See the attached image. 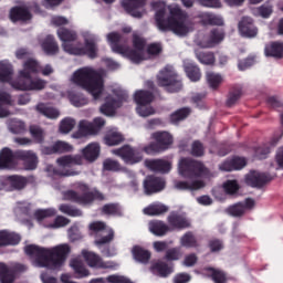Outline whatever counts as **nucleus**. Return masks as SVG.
<instances>
[{
    "label": "nucleus",
    "instance_id": "obj_21",
    "mask_svg": "<svg viewBox=\"0 0 283 283\" xmlns=\"http://www.w3.org/2000/svg\"><path fill=\"white\" fill-rule=\"evenodd\" d=\"M9 19L12 23H19V21L25 23V21L32 20V13L27 7L15 6L9 11Z\"/></svg>",
    "mask_w": 283,
    "mask_h": 283
},
{
    "label": "nucleus",
    "instance_id": "obj_17",
    "mask_svg": "<svg viewBox=\"0 0 283 283\" xmlns=\"http://www.w3.org/2000/svg\"><path fill=\"white\" fill-rule=\"evenodd\" d=\"M129 96L126 93H122L118 95V98L114 97H107L105 103L99 107L101 114H104V116H114L116 114V109L118 107H123V103L127 101Z\"/></svg>",
    "mask_w": 283,
    "mask_h": 283
},
{
    "label": "nucleus",
    "instance_id": "obj_23",
    "mask_svg": "<svg viewBox=\"0 0 283 283\" xmlns=\"http://www.w3.org/2000/svg\"><path fill=\"white\" fill-rule=\"evenodd\" d=\"M167 222L171 229H178L179 231H182V229H189V227H191V222H189L187 217L176 211L170 212L167 218Z\"/></svg>",
    "mask_w": 283,
    "mask_h": 283
},
{
    "label": "nucleus",
    "instance_id": "obj_24",
    "mask_svg": "<svg viewBox=\"0 0 283 283\" xmlns=\"http://www.w3.org/2000/svg\"><path fill=\"white\" fill-rule=\"evenodd\" d=\"M239 32H241L242 36H247L248 39L258 36V28H255L253 20L249 17H243L239 22Z\"/></svg>",
    "mask_w": 283,
    "mask_h": 283
},
{
    "label": "nucleus",
    "instance_id": "obj_5",
    "mask_svg": "<svg viewBox=\"0 0 283 283\" xmlns=\"http://www.w3.org/2000/svg\"><path fill=\"white\" fill-rule=\"evenodd\" d=\"M77 191H81L82 195L74 190L66 191L64 193L65 200H70V202H75L76 205H82L83 207L93 205L95 200L97 202H103V200H105V195L103 192L96 188L90 189V186L86 184H78Z\"/></svg>",
    "mask_w": 283,
    "mask_h": 283
},
{
    "label": "nucleus",
    "instance_id": "obj_10",
    "mask_svg": "<svg viewBox=\"0 0 283 283\" xmlns=\"http://www.w3.org/2000/svg\"><path fill=\"white\" fill-rule=\"evenodd\" d=\"M48 82L41 78L32 80V75L28 71H20L19 77L11 82V86L14 90H20L21 92H40L45 90Z\"/></svg>",
    "mask_w": 283,
    "mask_h": 283
},
{
    "label": "nucleus",
    "instance_id": "obj_47",
    "mask_svg": "<svg viewBox=\"0 0 283 283\" xmlns=\"http://www.w3.org/2000/svg\"><path fill=\"white\" fill-rule=\"evenodd\" d=\"M0 282L14 283V271L6 265V263H0Z\"/></svg>",
    "mask_w": 283,
    "mask_h": 283
},
{
    "label": "nucleus",
    "instance_id": "obj_41",
    "mask_svg": "<svg viewBox=\"0 0 283 283\" xmlns=\"http://www.w3.org/2000/svg\"><path fill=\"white\" fill-rule=\"evenodd\" d=\"M202 25H224V20L220 15L213 13H202L199 15Z\"/></svg>",
    "mask_w": 283,
    "mask_h": 283
},
{
    "label": "nucleus",
    "instance_id": "obj_39",
    "mask_svg": "<svg viewBox=\"0 0 283 283\" xmlns=\"http://www.w3.org/2000/svg\"><path fill=\"white\" fill-rule=\"evenodd\" d=\"M205 181L202 180H195V181H177L176 189L181 191H198V189H203Z\"/></svg>",
    "mask_w": 283,
    "mask_h": 283
},
{
    "label": "nucleus",
    "instance_id": "obj_33",
    "mask_svg": "<svg viewBox=\"0 0 283 283\" xmlns=\"http://www.w3.org/2000/svg\"><path fill=\"white\" fill-rule=\"evenodd\" d=\"M224 41V31L220 29H212L208 36V40L203 42L202 48H216L218 43Z\"/></svg>",
    "mask_w": 283,
    "mask_h": 283
},
{
    "label": "nucleus",
    "instance_id": "obj_57",
    "mask_svg": "<svg viewBox=\"0 0 283 283\" xmlns=\"http://www.w3.org/2000/svg\"><path fill=\"white\" fill-rule=\"evenodd\" d=\"M71 266L78 277H87V275H90V270H87L83 262L78 260H73Z\"/></svg>",
    "mask_w": 283,
    "mask_h": 283
},
{
    "label": "nucleus",
    "instance_id": "obj_6",
    "mask_svg": "<svg viewBox=\"0 0 283 283\" xmlns=\"http://www.w3.org/2000/svg\"><path fill=\"white\" fill-rule=\"evenodd\" d=\"M179 174L184 178H211V171L205 167V164L191 158H182L179 161Z\"/></svg>",
    "mask_w": 283,
    "mask_h": 283
},
{
    "label": "nucleus",
    "instance_id": "obj_34",
    "mask_svg": "<svg viewBox=\"0 0 283 283\" xmlns=\"http://www.w3.org/2000/svg\"><path fill=\"white\" fill-rule=\"evenodd\" d=\"M42 50L49 56H54V54H59V42L54 35H46V39L42 41Z\"/></svg>",
    "mask_w": 283,
    "mask_h": 283
},
{
    "label": "nucleus",
    "instance_id": "obj_2",
    "mask_svg": "<svg viewBox=\"0 0 283 283\" xmlns=\"http://www.w3.org/2000/svg\"><path fill=\"white\" fill-rule=\"evenodd\" d=\"M27 255L35 258V264L40 269H49V271H59L65 264L67 255L72 248L70 244L62 243L51 249L41 248L35 244H30L24 248Z\"/></svg>",
    "mask_w": 283,
    "mask_h": 283
},
{
    "label": "nucleus",
    "instance_id": "obj_64",
    "mask_svg": "<svg viewBox=\"0 0 283 283\" xmlns=\"http://www.w3.org/2000/svg\"><path fill=\"white\" fill-rule=\"evenodd\" d=\"M56 216V210L49 208V209H44V210H36L34 212V217L36 218V220L41 221V220H45V218H52Z\"/></svg>",
    "mask_w": 283,
    "mask_h": 283
},
{
    "label": "nucleus",
    "instance_id": "obj_45",
    "mask_svg": "<svg viewBox=\"0 0 283 283\" xmlns=\"http://www.w3.org/2000/svg\"><path fill=\"white\" fill-rule=\"evenodd\" d=\"M125 137H123V134L116 130L108 132L104 137V143L108 147H115L116 145H120V143H123Z\"/></svg>",
    "mask_w": 283,
    "mask_h": 283
},
{
    "label": "nucleus",
    "instance_id": "obj_14",
    "mask_svg": "<svg viewBox=\"0 0 283 283\" xmlns=\"http://www.w3.org/2000/svg\"><path fill=\"white\" fill-rule=\"evenodd\" d=\"M28 182H30L28 177H23L21 175H11L7 176L1 181L0 189L2 191H23V188L28 187Z\"/></svg>",
    "mask_w": 283,
    "mask_h": 283
},
{
    "label": "nucleus",
    "instance_id": "obj_51",
    "mask_svg": "<svg viewBox=\"0 0 283 283\" xmlns=\"http://www.w3.org/2000/svg\"><path fill=\"white\" fill-rule=\"evenodd\" d=\"M153 271H157L160 277H168L174 273V268L169 266L166 262H157L153 265Z\"/></svg>",
    "mask_w": 283,
    "mask_h": 283
},
{
    "label": "nucleus",
    "instance_id": "obj_46",
    "mask_svg": "<svg viewBox=\"0 0 283 283\" xmlns=\"http://www.w3.org/2000/svg\"><path fill=\"white\" fill-rule=\"evenodd\" d=\"M14 69L11 64L0 62V83H12Z\"/></svg>",
    "mask_w": 283,
    "mask_h": 283
},
{
    "label": "nucleus",
    "instance_id": "obj_11",
    "mask_svg": "<svg viewBox=\"0 0 283 283\" xmlns=\"http://www.w3.org/2000/svg\"><path fill=\"white\" fill-rule=\"evenodd\" d=\"M154 98H156V96L151 91L140 90L135 93L134 101L137 105L136 112L139 116L147 118V116L156 114L154 107L147 106L154 103Z\"/></svg>",
    "mask_w": 283,
    "mask_h": 283
},
{
    "label": "nucleus",
    "instance_id": "obj_54",
    "mask_svg": "<svg viewBox=\"0 0 283 283\" xmlns=\"http://www.w3.org/2000/svg\"><path fill=\"white\" fill-rule=\"evenodd\" d=\"M59 210L61 211V213H65L71 218H80V216H83V211H81V209L74 208L67 203L60 205Z\"/></svg>",
    "mask_w": 283,
    "mask_h": 283
},
{
    "label": "nucleus",
    "instance_id": "obj_49",
    "mask_svg": "<svg viewBox=\"0 0 283 283\" xmlns=\"http://www.w3.org/2000/svg\"><path fill=\"white\" fill-rule=\"evenodd\" d=\"M241 97H242V87L240 86L233 87L228 94V98L226 102L227 107H233V105H235Z\"/></svg>",
    "mask_w": 283,
    "mask_h": 283
},
{
    "label": "nucleus",
    "instance_id": "obj_61",
    "mask_svg": "<svg viewBox=\"0 0 283 283\" xmlns=\"http://www.w3.org/2000/svg\"><path fill=\"white\" fill-rule=\"evenodd\" d=\"M223 189L228 196H234V193L240 191V185L238 184V180H227L223 184Z\"/></svg>",
    "mask_w": 283,
    "mask_h": 283
},
{
    "label": "nucleus",
    "instance_id": "obj_12",
    "mask_svg": "<svg viewBox=\"0 0 283 283\" xmlns=\"http://www.w3.org/2000/svg\"><path fill=\"white\" fill-rule=\"evenodd\" d=\"M105 127L103 117L94 118L93 123L81 120L78 123V130L74 133V138H85V136H96Z\"/></svg>",
    "mask_w": 283,
    "mask_h": 283
},
{
    "label": "nucleus",
    "instance_id": "obj_30",
    "mask_svg": "<svg viewBox=\"0 0 283 283\" xmlns=\"http://www.w3.org/2000/svg\"><path fill=\"white\" fill-rule=\"evenodd\" d=\"M184 70L186 72L187 77L192 83H198V81L202 78V72L200 71V66H198L196 62H185Z\"/></svg>",
    "mask_w": 283,
    "mask_h": 283
},
{
    "label": "nucleus",
    "instance_id": "obj_37",
    "mask_svg": "<svg viewBox=\"0 0 283 283\" xmlns=\"http://www.w3.org/2000/svg\"><path fill=\"white\" fill-rule=\"evenodd\" d=\"M9 105H12V95L0 91V118H8L10 116Z\"/></svg>",
    "mask_w": 283,
    "mask_h": 283
},
{
    "label": "nucleus",
    "instance_id": "obj_31",
    "mask_svg": "<svg viewBox=\"0 0 283 283\" xmlns=\"http://www.w3.org/2000/svg\"><path fill=\"white\" fill-rule=\"evenodd\" d=\"M57 36L60 41L63 42L62 48L64 45H72L76 39H78V34H76V31L72 29H67L65 27H60L57 29Z\"/></svg>",
    "mask_w": 283,
    "mask_h": 283
},
{
    "label": "nucleus",
    "instance_id": "obj_58",
    "mask_svg": "<svg viewBox=\"0 0 283 283\" xmlns=\"http://www.w3.org/2000/svg\"><path fill=\"white\" fill-rule=\"evenodd\" d=\"M76 127V120L72 117H66L60 123L61 134H70Z\"/></svg>",
    "mask_w": 283,
    "mask_h": 283
},
{
    "label": "nucleus",
    "instance_id": "obj_53",
    "mask_svg": "<svg viewBox=\"0 0 283 283\" xmlns=\"http://www.w3.org/2000/svg\"><path fill=\"white\" fill-rule=\"evenodd\" d=\"M189 114H191V108H179L170 115V120L171 123H180V120H185V118H188Z\"/></svg>",
    "mask_w": 283,
    "mask_h": 283
},
{
    "label": "nucleus",
    "instance_id": "obj_19",
    "mask_svg": "<svg viewBox=\"0 0 283 283\" xmlns=\"http://www.w3.org/2000/svg\"><path fill=\"white\" fill-rule=\"evenodd\" d=\"M167 187V181L160 177L148 176L144 180V191L146 196H154V193H160Z\"/></svg>",
    "mask_w": 283,
    "mask_h": 283
},
{
    "label": "nucleus",
    "instance_id": "obj_28",
    "mask_svg": "<svg viewBox=\"0 0 283 283\" xmlns=\"http://www.w3.org/2000/svg\"><path fill=\"white\" fill-rule=\"evenodd\" d=\"M280 143V137H272L270 143L263 144L262 146H259L254 150V156L259 160H265V158H269V154H271V149L275 147Z\"/></svg>",
    "mask_w": 283,
    "mask_h": 283
},
{
    "label": "nucleus",
    "instance_id": "obj_29",
    "mask_svg": "<svg viewBox=\"0 0 283 283\" xmlns=\"http://www.w3.org/2000/svg\"><path fill=\"white\" fill-rule=\"evenodd\" d=\"M83 159L88 163H94L98 160L101 156V145L98 143H91L84 149H82Z\"/></svg>",
    "mask_w": 283,
    "mask_h": 283
},
{
    "label": "nucleus",
    "instance_id": "obj_55",
    "mask_svg": "<svg viewBox=\"0 0 283 283\" xmlns=\"http://www.w3.org/2000/svg\"><path fill=\"white\" fill-rule=\"evenodd\" d=\"M206 78H207L209 87H211V90H218V87H220V85H222V75H220V74L209 72V73H207Z\"/></svg>",
    "mask_w": 283,
    "mask_h": 283
},
{
    "label": "nucleus",
    "instance_id": "obj_3",
    "mask_svg": "<svg viewBox=\"0 0 283 283\" xmlns=\"http://www.w3.org/2000/svg\"><path fill=\"white\" fill-rule=\"evenodd\" d=\"M72 81L75 85H78V87L92 94L95 101L101 98L104 83L103 76H101L98 72L90 67H82L73 73Z\"/></svg>",
    "mask_w": 283,
    "mask_h": 283
},
{
    "label": "nucleus",
    "instance_id": "obj_48",
    "mask_svg": "<svg viewBox=\"0 0 283 283\" xmlns=\"http://www.w3.org/2000/svg\"><path fill=\"white\" fill-rule=\"evenodd\" d=\"M69 101L74 107H83L88 103L87 97H85V95L76 92L69 93Z\"/></svg>",
    "mask_w": 283,
    "mask_h": 283
},
{
    "label": "nucleus",
    "instance_id": "obj_7",
    "mask_svg": "<svg viewBox=\"0 0 283 283\" xmlns=\"http://www.w3.org/2000/svg\"><path fill=\"white\" fill-rule=\"evenodd\" d=\"M96 43H98V40L94 35H91L84 38V46L64 44L63 50L73 56H88V59H96V56H98V44Z\"/></svg>",
    "mask_w": 283,
    "mask_h": 283
},
{
    "label": "nucleus",
    "instance_id": "obj_13",
    "mask_svg": "<svg viewBox=\"0 0 283 283\" xmlns=\"http://www.w3.org/2000/svg\"><path fill=\"white\" fill-rule=\"evenodd\" d=\"M115 156L122 158L125 165H138L143 163V150L132 147L129 145H124L113 151Z\"/></svg>",
    "mask_w": 283,
    "mask_h": 283
},
{
    "label": "nucleus",
    "instance_id": "obj_25",
    "mask_svg": "<svg viewBox=\"0 0 283 283\" xmlns=\"http://www.w3.org/2000/svg\"><path fill=\"white\" fill-rule=\"evenodd\" d=\"M244 167H247V159L242 157H233L223 161L219 166V169L221 171H238L240 169H244Z\"/></svg>",
    "mask_w": 283,
    "mask_h": 283
},
{
    "label": "nucleus",
    "instance_id": "obj_4",
    "mask_svg": "<svg viewBox=\"0 0 283 283\" xmlns=\"http://www.w3.org/2000/svg\"><path fill=\"white\" fill-rule=\"evenodd\" d=\"M107 39L112 51L115 52V54L126 56L132 63H143V61H145V51L129 48L127 45V43H129V38H127V35L112 32L108 33Z\"/></svg>",
    "mask_w": 283,
    "mask_h": 283
},
{
    "label": "nucleus",
    "instance_id": "obj_43",
    "mask_svg": "<svg viewBox=\"0 0 283 283\" xmlns=\"http://www.w3.org/2000/svg\"><path fill=\"white\" fill-rule=\"evenodd\" d=\"M36 112H39V114H42V116H45L46 118H59V116H61V113L59 112V109L52 107V106H48L44 103H39L35 106Z\"/></svg>",
    "mask_w": 283,
    "mask_h": 283
},
{
    "label": "nucleus",
    "instance_id": "obj_63",
    "mask_svg": "<svg viewBox=\"0 0 283 283\" xmlns=\"http://www.w3.org/2000/svg\"><path fill=\"white\" fill-rule=\"evenodd\" d=\"M190 154L195 158H201V156H205V145L200 140H195L191 145Z\"/></svg>",
    "mask_w": 283,
    "mask_h": 283
},
{
    "label": "nucleus",
    "instance_id": "obj_50",
    "mask_svg": "<svg viewBox=\"0 0 283 283\" xmlns=\"http://www.w3.org/2000/svg\"><path fill=\"white\" fill-rule=\"evenodd\" d=\"M169 208L165 205H150L144 209L145 216H163V213H167Z\"/></svg>",
    "mask_w": 283,
    "mask_h": 283
},
{
    "label": "nucleus",
    "instance_id": "obj_22",
    "mask_svg": "<svg viewBox=\"0 0 283 283\" xmlns=\"http://www.w3.org/2000/svg\"><path fill=\"white\" fill-rule=\"evenodd\" d=\"M17 160V151H12L8 147L0 150V169H14Z\"/></svg>",
    "mask_w": 283,
    "mask_h": 283
},
{
    "label": "nucleus",
    "instance_id": "obj_26",
    "mask_svg": "<svg viewBox=\"0 0 283 283\" xmlns=\"http://www.w3.org/2000/svg\"><path fill=\"white\" fill-rule=\"evenodd\" d=\"M19 242H21V234L0 230V249H3V247H17Z\"/></svg>",
    "mask_w": 283,
    "mask_h": 283
},
{
    "label": "nucleus",
    "instance_id": "obj_59",
    "mask_svg": "<svg viewBox=\"0 0 283 283\" xmlns=\"http://www.w3.org/2000/svg\"><path fill=\"white\" fill-rule=\"evenodd\" d=\"M104 216H120V206L118 203H106L102 207Z\"/></svg>",
    "mask_w": 283,
    "mask_h": 283
},
{
    "label": "nucleus",
    "instance_id": "obj_16",
    "mask_svg": "<svg viewBox=\"0 0 283 283\" xmlns=\"http://www.w3.org/2000/svg\"><path fill=\"white\" fill-rule=\"evenodd\" d=\"M120 6L134 19H143L147 0H122Z\"/></svg>",
    "mask_w": 283,
    "mask_h": 283
},
{
    "label": "nucleus",
    "instance_id": "obj_38",
    "mask_svg": "<svg viewBox=\"0 0 283 283\" xmlns=\"http://www.w3.org/2000/svg\"><path fill=\"white\" fill-rule=\"evenodd\" d=\"M265 56H271L272 59L283 57V42H271L265 46Z\"/></svg>",
    "mask_w": 283,
    "mask_h": 283
},
{
    "label": "nucleus",
    "instance_id": "obj_20",
    "mask_svg": "<svg viewBox=\"0 0 283 283\" xmlns=\"http://www.w3.org/2000/svg\"><path fill=\"white\" fill-rule=\"evenodd\" d=\"M82 255L91 269H112V263L104 262L101 255L92 251L83 250Z\"/></svg>",
    "mask_w": 283,
    "mask_h": 283
},
{
    "label": "nucleus",
    "instance_id": "obj_56",
    "mask_svg": "<svg viewBox=\"0 0 283 283\" xmlns=\"http://www.w3.org/2000/svg\"><path fill=\"white\" fill-rule=\"evenodd\" d=\"M229 216L233 218H242L247 211L244 210V202H237L227 209Z\"/></svg>",
    "mask_w": 283,
    "mask_h": 283
},
{
    "label": "nucleus",
    "instance_id": "obj_52",
    "mask_svg": "<svg viewBox=\"0 0 283 283\" xmlns=\"http://www.w3.org/2000/svg\"><path fill=\"white\" fill-rule=\"evenodd\" d=\"M29 132L34 143H38V145L43 144V142L45 140V132L43 130V128L36 125H31Z\"/></svg>",
    "mask_w": 283,
    "mask_h": 283
},
{
    "label": "nucleus",
    "instance_id": "obj_9",
    "mask_svg": "<svg viewBox=\"0 0 283 283\" xmlns=\"http://www.w3.org/2000/svg\"><path fill=\"white\" fill-rule=\"evenodd\" d=\"M157 85L165 87L169 94H176L182 90V80L177 75L176 71L165 67L157 75Z\"/></svg>",
    "mask_w": 283,
    "mask_h": 283
},
{
    "label": "nucleus",
    "instance_id": "obj_60",
    "mask_svg": "<svg viewBox=\"0 0 283 283\" xmlns=\"http://www.w3.org/2000/svg\"><path fill=\"white\" fill-rule=\"evenodd\" d=\"M9 129L11 134H24L25 133V123L19 119H11L9 124Z\"/></svg>",
    "mask_w": 283,
    "mask_h": 283
},
{
    "label": "nucleus",
    "instance_id": "obj_18",
    "mask_svg": "<svg viewBox=\"0 0 283 283\" xmlns=\"http://www.w3.org/2000/svg\"><path fill=\"white\" fill-rule=\"evenodd\" d=\"M15 158L23 163L27 171H34L39 167V156L33 150H15Z\"/></svg>",
    "mask_w": 283,
    "mask_h": 283
},
{
    "label": "nucleus",
    "instance_id": "obj_44",
    "mask_svg": "<svg viewBox=\"0 0 283 283\" xmlns=\"http://www.w3.org/2000/svg\"><path fill=\"white\" fill-rule=\"evenodd\" d=\"M205 271L208 273V277H210L212 282L227 283V273L224 271L211 266L205 268Z\"/></svg>",
    "mask_w": 283,
    "mask_h": 283
},
{
    "label": "nucleus",
    "instance_id": "obj_36",
    "mask_svg": "<svg viewBox=\"0 0 283 283\" xmlns=\"http://www.w3.org/2000/svg\"><path fill=\"white\" fill-rule=\"evenodd\" d=\"M149 231L153 232L154 235L163 238V235L169 233L170 229L165 221L155 220L149 222Z\"/></svg>",
    "mask_w": 283,
    "mask_h": 283
},
{
    "label": "nucleus",
    "instance_id": "obj_1",
    "mask_svg": "<svg viewBox=\"0 0 283 283\" xmlns=\"http://www.w3.org/2000/svg\"><path fill=\"white\" fill-rule=\"evenodd\" d=\"M153 10H156L155 21L161 32H174L177 36H187L191 32V25L187 22V14L182 9L174 7L170 15L167 17V6L163 1L151 2Z\"/></svg>",
    "mask_w": 283,
    "mask_h": 283
},
{
    "label": "nucleus",
    "instance_id": "obj_32",
    "mask_svg": "<svg viewBox=\"0 0 283 283\" xmlns=\"http://www.w3.org/2000/svg\"><path fill=\"white\" fill-rule=\"evenodd\" d=\"M132 253L134 260L140 264H149V260H151V252L140 245H134Z\"/></svg>",
    "mask_w": 283,
    "mask_h": 283
},
{
    "label": "nucleus",
    "instance_id": "obj_42",
    "mask_svg": "<svg viewBox=\"0 0 283 283\" xmlns=\"http://www.w3.org/2000/svg\"><path fill=\"white\" fill-rule=\"evenodd\" d=\"M180 244L181 247H185V249H198V247H200L198 238H196V234L191 231L186 232L180 238Z\"/></svg>",
    "mask_w": 283,
    "mask_h": 283
},
{
    "label": "nucleus",
    "instance_id": "obj_15",
    "mask_svg": "<svg viewBox=\"0 0 283 283\" xmlns=\"http://www.w3.org/2000/svg\"><path fill=\"white\" fill-rule=\"evenodd\" d=\"M271 180H273L271 175L260 172L258 170H251L248 175H245V184L248 187H252L253 189H262V187L269 185Z\"/></svg>",
    "mask_w": 283,
    "mask_h": 283
},
{
    "label": "nucleus",
    "instance_id": "obj_8",
    "mask_svg": "<svg viewBox=\"0 0 283 283\" xmlns=\"http://www.w3.org/2000/svg\"><path fill=\"white\" fill-rule=\"evenodd\" d=\"M151 142L145 146L142 151L148 156H154L155 154H160V151H167L171 145H174V136L168 132H156L151 134Z\"/></svg>",
    "mask_w": 283,
    "mask_h": 283
},
{
    "label": "nucleus",
    "instance_id": "obj_40",
    "mask_svg": "<svg viewBox=\"0 0 283 283\" xmlns=\"http://www.w3.org/2000/svg\"><path fill=\"white\" fill-rule=\"evenodd\" d=\"M195 56L202 65H214L216 55L211 51L196 50Z\"/></svg>",
    "mask_w": 283,
    "mask_h": 283
},
{
    "label": "nucleus",
    "instance_id": "obj_62",
    "mask_svg": "<svg viewBox=\"0 0 283 283\" xmlns=\"http://www.w3.org/2000/svg\"><path fill=\"white\" fill-rule=\"evenodd\" d=\"M54 145L55 154H70L74 147L70 145L67 142H56Z\"/></svg>",
    "mask_w": 283,
    "mask_h": 283
},
{
    "label": "nucleus",
    "instance_id": "obj_27",
    "mask_svg": "<svg viewBox=\"0 0 283 283\" xmlns=\"http://www.w3.org/2000/svg\"><path fill=\"white\" fill-rule=\"evenodd\" d=\"M146 167L150 171H157L158 174H168L171 170V164L165 159H149L146 160Z\"/></svg>",
    "mask_w": 283,
    "mask_h": 283
},
{
    "label": "nucleus",
    "instance_id": "obj_35",
    "mask_svg": "<svg viewBox=\"0 0 283 283\" xmlns=\"http://www.w3.org/2000/svg\"><path fill=\"white\" fill-rule=\"evenodd\" d=\"M60 167H74V165H83V156L64 155L56 160Z\"/></svg>",
    "mask_w": 283,
    "mask_h": 283
}]
</instances>
